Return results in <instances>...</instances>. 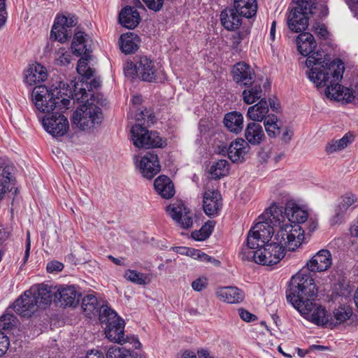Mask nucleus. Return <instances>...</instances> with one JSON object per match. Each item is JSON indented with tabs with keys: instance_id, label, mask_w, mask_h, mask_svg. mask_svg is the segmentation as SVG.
<instances>
[{
	"instance_id": "nucleus-25",
	"label": "nucleus",
	"mask_w": 358,
	"mask_h": 358,
	"mask_svg": "<svg viewBox=\"0 0 358 358\" xmlns=\"http://www.w3.org/2000/svg\"><path fill=\"white\" fill-rule=\"evenodd\" d=\"M216 296L220 300L229 303H239L245 298L243 290L237 287H223L217 289Z\"/></svg>"
},
{
	"instance_id": "nucleus-50",
	"label": "nucleus",
	"mask_w": 358,
	"mask_h": 358,
	"mask_svg": "<svg viewBox=\"0 0 358 358\" xmlns=\"http://www.w3.org/2000/svg\"><path fill=\"white\" fill-rule=\"evenodd\" d=\"M10 342L8 336L0 330V357L7 351Z\"/></svg>"
},
{
	"instance_id": "nucleus-53",
	"label": "nucleus",
	"mask_w": 358,
	"mask_h": 358,
	"mask_svg": "<svg viewBox=\"0 0 358 358\" xmlns=\"http://www.w3.org/2000/svg\"><path fill=\"white\" fill-rule=\"evenodd\" d=\"M206 280L202 278H197L192 283V287L194 290L200 292L206 287Z\"/></svg>"
},
{
	"instance_id": "nucleus-7",
	"label": "nucleus",
	"mask_w": 358,
	"mask_h": 358,
	"mask_svg": "<svg viewBox=\"0 0 358 358\" xmlns=\"http://www.w3.org/2000/svg\"><path fill=\"white\" fill-rule=\"evenodd\" d=\"M274 229L266 222H257L248 232L246 243L243 245L239 252L241 259L252 258V250L262 247L273 241ZM254 257V255L252 256Z\"/></svg>"
},
{
	"instance_id": "nucleus-18",
	"label": "nucleus",
	"mask_w": 358,
	"mask_h": 358,
	"mask_svg": "<svg viewBox=\"0 0 358 358\" xmlns=\"http://www.w3.org/2000/svg\"><path fill=\"white\" fill-rule=\"evenodd\" d=\"M234 81L240 86L250 85L255 80V73L251 66L241 62L234 65L231 70Z\"/></svg>"
},
{
	"instance_id": "nucleus-57",
	"label": "nucleus",
	"mask_w": 358,
	"mask_h": 358,
	"mask_svg": "<svg viewBox=\"0 0 358 358\" xmlns=\"http://www.w3.org/2000/svg\"><path fill=\"white\" fill-rule=\"evenodd\" d=\"M293 134L294 133L292 129H290L289 127H286L282 133V141L285 143H288L291 141L293 136Z\"/></svg>"
},
{
	"instance_id": "nucleus-14",
	"label": "nucleus",
	"mask_w": 358,
	"mask_h": 358,
	"mask_svg": "<svg viewBox=\"0 0 358 358\" xmlns=\"http://www.w3.org/2000/svg\"><path fill=\"white\" fill-rule=\"evenodd\" d=\"M77 18L72 15L69 17L62 15L58 16L51 30V37L63 43L72 36L71 28L77 24Z\"/></svg>"
},
{
	"instance_id": "nucleus-27",
	"label": "nucleus",
	"mask_w": 358,
	"mask_h": 358,
	"mask_svg": "<svg viewBox=\"0 0 358 358\" xmlns=\"http://www.w3.org/2000/svg\"><path fill=\"white\" fill-rule=\"evenodd\" d=\"M241 17L234 8H227L221 12L220 22L227 30L233 31L241 26Z\"/></svg>"
},
{
	"instance_id": "nucleus-64",
	"label": "nucleus",
	"mask_w": 358,
	"mask_h": 358,
	"mask_svg": "<svg viewBox=\"0 0 358 358\" xmlns=\"http://www.w3.org/2000/svg\"><path fill=\"white\" fill-rule=\"evenodd\" d=\"M182 358H197L194 352L185 351L182 356Z\"/></svg>"
},
{
	"instance_id": "nucleus-20",
	"label": "nucleus",
	"mask_w": 358,
	"mask_h": 358,
	"mask_svg": "<svg viewBox=\"0 0 358 358\" xmlns=\"http://www.w3.org/2000/svg\"><path fill=\"white\" fill-rule=\"evenodd\" d=\"M332 264L331 254L328 250L317 252L307 263V269L312 272H323Z\"/></svg>"
},
{
	"instance_id": "nucleus-26",
	"label": "nucleus",
	"mask_w": 358,
	"mask_h": 358,
	"mask_svg": "<svg viewBox=\"0 0 358 358\" xmlns=\"http://www.w3.org/2000/svg\"><path fill=\"white\" fill-rule=\"evenodd\" d=\"M249 150L250 145L245 140L237 138L232 141L228 148V157L234 163L242 162Z\"/></svg>"
},
{
	"instance_id": "nucleus-35",
	"label": "nucleus",
	"mask_w": 358,
	"mask_h": 358,
	"mask_svg": "<svg viewBox=\"0 0 358 358\" xmlns=\"http://www.w3.org/2000/svg\"><path fill=\"white\" fill-rule=\"evenodd\" d=\"M268 112V104L266 99H262L257 103L249 107L247 115L253 121L262 122L267 118L266 115Z\"/></svg>"
},
{
	"instance_id": "nucleus-58",
	"label": "nucleus",
	"mask_w": 358,
	"mask_h": 358,
	"mask_svg": "<svg viewBox=\"0 0 358 358\" xmlns=\"http://www.w3.org/2000/svg\"><path fill=\"white\" fill-rule=\"evenodd\" d=\"M245 34L243 33H236L232 36L233 45L237 47L243 39Z\"/></svg>"
},
{
	"instance_id": "nucleus-31",
	"label": "nucleus",
	"mask_w": 358,
	"mask_h": 358,
	"mask_svg": "<svg viewBox=\"0 0 358 358\" xmlns=\"http://www.w3.org/2000/svg\"><path fill=\"white\" fill-rule=\"evenodd\" d=\"M245 137L248 144L252 145H259L264 140L265 135L262 127L257 122H250L245 129Z\"/></svg>"
},
{
	"instance_id": "nucleus-9",
	"label": "nucleus",
	"mask_w": 358,
	"mask_h": 358,
	"mask_svg": "<svg viewBox=\"0 0 358 358\" xmlns=\"http://www.w3.org/2000/svg\"><path fill=\"white\" fill-rule=\"evenodd\" d=\"M295 6L287 16V25L293 32L304 31L308 25V15L315 13L316 5L314 0H293Z\"/></svg>"
},
{
	"instance_id": "nucleus-2",
	"label": "nucleus",
	"mask_w": 358,
	"mask_h": 358,
	"mask_svg": "<svg viewBox=\"0 0 358 358\" xmlns=\"http://www.w3.org/2000/svg\"><path fill=\"white\" fill-rule=\"evenodd\" d=\"M303 241V232L297 226L280 227L273 237V241L262 247L252 250L250 259L264 266H272L278 264L285 256V249L294 251L300 246Z\"/></svg>"
},
{
	"instance_id": "nucleus-13",
	"label": "nucleus",
	"mask_w": 358,
	"mask_h": 358,
	"mask_svg": "<svg viewBox=\"0 0 358 358\" xmlns=\"http://www.w3.org/2000/svg\"><path fill=\"white\" fill-rule=\"evenodd\" d=\"M42 124L44 129L53 136H63L69 127L67 117L57 112L43 117Z\"/></svg>"
},
{
	"instance_id": "nucleus-59",
	"label": "nucleus",
	"mask_w": 358,
	"mask_h": 358,
	"mask_svg": "<svg viewBox=\"0 0 358 358\" xmlns=\"http://www.w3.org/2000/svg\"><path fill=\"white\" fill-rule=\"evenodd\" d=\"M316 32L320 36L324 38H327L328 36V31L324 24L319 26L316 29Z\"/></svg>"
},
{
	"instance_id": "nucleus-62",
	"label": "nucleus",
	"mask_w": 358,
	"mask_h": 358,
	"mask_svg": "<svg viewBox=\"0 0 358 358\" xmlns=\"http://www.w3.org/2000/svg\"><path fill=\"white\" fill-rule=\"evenodd\" d=\"M350 233L352 236H358V217L357 221L351 226Z\"/></svg>"
},
{
	"instance_id": "nucleus-34",
	"label": "nucleus",
	"mask_w": 358,
	"mask_h": 358,
	"mask_svg": "<svg viewBox=\"0 0 358 358\" xmlns=\"http://www.w3.org/2000/svg\"><path fill=\"white\" fill-rule=\"evenodd\" d=\"M234 7L240 15L247 18L254 16L257 10L256 0H234Z\"/></svg>"
},
{
	"instance_id": "nucleus-43",
	"label": "nucleus",
	"mask_w": 358,
	"mask_h": 358,
	"mask_svg": "<svg viewBox=\"0 0 358 358\" xmlns=\"http://www.w3.org/2000/svg\"><path fill=\"white\" fill-rule=\"evenodd\" d=\"M106 358H134L130 350L125 348L112 347L106 353Z\"/></svg>"
},
{
	"instance_id": "nucleus-5",
	"label": "nucleus",
	"mask_w": 358,
	"mask_h": 358,
	"mask_svg": "<svg viewBox=\"0 0 358 358\" xmlns=\"http://www.w3.org/2000/svg\"><path fill=\"white\" fill-rule=\"evenodd\" d=\"M317 292L313 278L303 269L292 278L286 295L287 301L299 313H308L317 297Z\"/></svg>"
},
{
	"instance_id": "nucleus-32",
	"label": "nucleus",
	"mask_w": 358,
	"mask_h": 358,
	"mask_svg": "<svg viewBox=\"0 0 358 358\" xmlns=\"http://www.w3.org/2000/svg\"><path fill=\"white\" fill-rule=\"evenodd\" d=\"M155 189L164 199H170L175 194L174 185L166 176H160L154 182Z\"/></svg>"
},
{
	"instance_id": "nucleus-39",
	"label": "nucleus",
	"mask_w": 358,
	"mask_h": 358,
	"mask_svg": "<svg viewBox=\"0 0 358 358\" xmlns=\"http://www.w3.org/2000/svg\"><path fill=\"white\" fill-rule=\"evenodd\" d=\"M277 122V116L273 114L268 115L267 118L264 120L265 130L270 138H275L280 134V128Z\"/></svg>"
},
{
	"instance_id": "nucleus-55",
	"label": "nucleus",
	"mask_w": 358,
	"mask_h": 358,
	"mask_svg": "<svg viewBox=\"0 0 358 358\" xmlns=\"http://www.w3.org/2000/svg\"><path fill=\"white\" fill-rule=\"evenodd\" d=\"M325 150L328 154L341 150V148H338L337 142L336 140H332L327 143L325 148Z\"/></svg>"
},
{
	"instance_id": "nucleus-47",
	"label": "nucleus",
	"mask_w": 358,
	"mask_h": 358,
	"mask_svg": "<svg viewBox=\"0 0 358 358\" xmlns=\"http://www.w3.org/2000/svg\"><path fill=\"white\" fill-rule=\"evenodd\" d=\"M194 259H198L200 260L201 262H208L213 264L216 266H219L220 265V262L219 260L209 256L208 255L201 251L200 250H197L196 256L195 257Z\"/></svg>"
},
{
	"instance_id": "nucleus-51",
	"label": "nucleus",
	"mask_w": 358,
	"mask_h": 358,
	"mask_svg": "<svg viewBox=\"0 0 358 358\" xmlns=\"http://www.w3.org/2000/svg\"><path fill=\"white\" fill-rule=\"evenodd\" d=\"M238 313L241 318L245 322H252L257 319V316L244 308H239Z\"/></svg>"
},
{
	"instance_id": "nucleus-24",
	"label": "nucleus",
	"mask_w": 358,
	"mask_h": 358,
	"mask_svg": "<svg viewBox=\"0 0 358 358\" xmlns=\"http://www.w3.org/2000/svg\"><path fill=\"white\" fill-rule=\"evenodd\" d=\"M358 205V196L352 193L347 192L343 194L338 202L335 210V215L332 218V224H336L340 223L343 217L344 214L351 206L355 207Z\"/></svg>"
},
{
	"instance_id": "nucleus-3",
	"label": "nucleus",
	"mask_w": 358,
	"mask_h": 358,
	"mask_svg": "<svg viewBox=\"0 0 358 358\" xmlns=\"http://www.w3.org/2000/svg\"><path fill=\"white\" fill-rule=\"evenodd\" d=\"M82 308L85 315L91 318L92 315L99 313V320L102 324H105V334L110 341L121 345L130 343L138 349L141 343L135 336L124 337V321L121 319L117 313L107 305L100 306L97 298L93 294L85 296L82 300Z\"/></svg>"
},
{
	"instance_id": "nucleus-48",
	"label": "nucleus",
	"mask_w": 358,
	"mask_h": 358,
	"mask_svg": "<svg viewBox=\"0 0 358 358\" xmlns=\"http://www.w3.org/2000/svg\"><path fill=\"white\" fill-rule=\"evenodd\" d=\"M336 141L337 142L338 148L343 150L354 141V135L348 132L345 134L341 138Z\"/></svg>"
},
{
	"instance_id": "nucleus-41",
	"label": "nucleus",
	"mask_w": 358,
	"mask_h": 358,
	"mask_svg": "<svg viewBox=\"0 0 358 358\" xmlns=\"http://www.w3.org/2000/svg\"><path fill=\"white\" fill-rule=\"evenodd\" d=\"M351 315L352 311L350 308L341 306L336 308L333 312V316H331L334 322L331 326H335L337 324L346 321Z\"/></svg>"
},
{
	"instance_id": "nucleus-12",
	"label": "nucleus",
	"mask_w": 358,
	"mask_h": 358,
	"mask_svg": "<svg viewBox=\"0 0 358 358\" xmlns=\"http://www.w3.org/2000/svg\"><path fill=\"white\" fill-rule=\"evenodd\" d=\"M268 211H269L271 217H273V219H275L278 217V214H280L282 217H285L288 219L289 222H291L289 224H283L280 227L297 225L303 232V236H304V230L301 229L299 224L304 223L308 219V213L306 210H302L297 206H287L285 208L284 215H282L281 209L276 206H272L268 209Z\"/></svg>"
},
{
	"instance_id": "nucleus-46",
	"label": "nucleus",
	"mask_w": 358,
	"mask_h": 358,
	"mask_svg": "<svg viewBox=\"0 0 358 358\" xmlns=\"http://www.w3.org/2000/svg\"><path fill=\"white\" fill-rule=\"evenodd\" d=\"M16 317L12 314H5L0 317V330L10 329L15 325Z\"/></svg>"
},
{
	"instance_id": "nucleus-29",
	"label": "nucleus",
	"mask_w": 358,
	"mask_h": 358,
	"mask_svg": "<svg viewBox=\"0 0 358 358\" xmlns=\"http://www.w3.org/2000/svg\"><path fill=\"white\" fill-rule=\"evenodd\" d=\"M47 72L44 66L40 64L30 65L24 72V82L29 85H35L43 82L47 78Z\"/></svg>"
},
{
	"instance_id": "nucleus-36",
	"label": "nucleus",
	"mask_w": 358,
	"mask_h": 358,
	"mask_svg": "<svg viewBox=\"0 0 358 358\" xmlns=\"http://www.w3.org/2000/svg\"><path fill=\"white\" fill-rule=\"evenodd\" d=\"M224 124L229 131L238 134L243 127V116L236 111L228 113L224 116Z\"/></svg>"
},
{
	"instance_id": "nucleus-60",
	"label": "nucleus",
	"mask_w": 358,
	"mask_h": 358,
	"mask_svg": "<svg viewBox=\"0 0 358 358\" xmlns=\"http://www.w3.org/2000/svg\"><path fill=\"white\" fill-rule=\"evenodd\" d=\"M329 348L324 345H312L309 347L308 351H314V350H318V351H323V350H329Z\"/></svg>"
},
{
	"instance_id": "nucleus-1",
	"label": "nucleus",
	"mask_w": 358,
	"mask_h": 358,
	"mask_svg": "<svg viewBox=\"0 0 358 358\" xmlns=\"http://www.w3.org/2000/svg\"><path fill=\"white\" fill-rule=\"evenodd\" d=\"M325 60L320 53L306 59V65L309 71L308 78L317 87H326L325 95L331 99L345 100L350 103L355 96L349 88H344L339 84L344 72V64L341 59L333 60L329 66H324Z\"/></svg>"
},
{
	"instance_id": "nucleus-6",
	"label": "nucleus",
	"mask_w": 358,
	"mask_h": 358,
	"mask_svg": "<svg viewBox=\"0 0 358 358\" xmlns=\"http://www.w3.org/2000/svg\"><path fill=\"white\" fill-rule=\"evenodd\" d=\"M65 84L60 83L59 87L49 89L45 85L36 86L31 92V99L37 110L41 113L50 114L62 106L63 108H68L70 103V96L73 95L71 90L64 87Z\"/></svg>"
},
{
	"instance_id": "nucleus-37",
	"label": "nucleus",
	"mask_w": 358,
	"mask_h": 358,
	"mask_svg": "<svg viewBox=\"0 0 358 358\" xmlns=\"http://www.w3.org/2000/svg\"><path fill=\"white\" fill-rule=\"evenodd\" d=\"M139 42V37L134 33L122 34L120 38V49L127 55L134 53L138 49Z\"/></svg>"
},
{
	"instance_id": "nucleus-15",
	"label": "nucleus",
	"mask_w": 358,
	"mask_h": 358,
	"mask_svg": "<svg viewBox=\"0 0 358 358\" xmlns=\"http://www.w3.org/2000/svg\"><path fill=\"white\" fill-rule=\"evenodd\" d=\"M296 45L299 52L303 56H308V58L315 53H320L322 58L325 60L324 66H329L331 62L329 57L323 52L320 51L313 52L317 46V43L314 36L309 32H303L300 34L296 38Z\"/></svg>"
},
{
	"instance_id": "nucleus-19",
	"label": "nucleus",
	"mask_w": 358,
	"mask_h": 358,
	"mask_svg": "<svg viewBox=\"0 0 358 358\" xmlns=\"http://www.w3.org/2000/svg\"><path fill=\"white\" fill-rule=\"evenodd\" d=\"M308 313H300L305 318L318 326H331L334 322L330 315L327 314L326 309L322 306H317L315 303L311 305Z\"/></svg>"
},
{
	"instance_id": "nucleus-49",
	"label": "nucleus",
	"mask_w": 358,
	"mask_h": 358,
	"mask_svg": "<svg viewBox=\"0 0 358 358\" xmlns=\"http://www.w3.org/2000/svg\"><path fill=\"white\" fill-rule=\"evenodd\" d=\"M146 6L153 11H159L164 5V0H143Z\"/></svg>"
},
{
	"instance_id": "nucleus-22",
	"label": "nucleus",
	"mask_w": 358,
	"mask_h": 358,
	"mask_svg": "<svg viewBox=\"0 0 358 358\" xmlns=\"http://www.w3.org/2000/svg\"><path fill=\"white\" fill-rule=\"evenodd\" d=\"M80 294L74 285L60 286L55 294L62 306H76L80 301Z\"/></svg>"
},
{
	"instance_id": "nucleus-28",
	"label": "nucleus",
	"mask_w": 358,
	"mask_h": 358,
	"mask_svg": "<svg viewBox=\"0 0 358 358\" xmlns=\"http://www.w3.org/2000/svg\"><path fill=\"white\" fill-rule=\"evenodd\" d=\"M141 21L139 13L131 6H127L119 14V22L127 29H134Z\"/></svg>"
},
{
	"instance_id": "nucleus-61",
	"label": "nucleus",
	"mask_w": 358,
	"mask_h": 358,
	"mask_svg": "<svg viewBox=\"0 0 358 358\" xmlns=\"http://www.w3.org/2000/svg\"><path fill=\"white\" fill-rule=\"evenodd\" d=\"M29 252H30V242H29V235L28 234L27 243V245H26V250H25V253H24L23 264H25L27 262V261L29 258Z\"/></svg>"
},
{
	"instance_id": "nucleus-16",
	"label": "nucleus",
	"mask_w": 358,
	"mask_h": 358,
	"mask_svg": "<svg viewBox=\"0 0 358 358\" xmlns=\"http://www.w3.org/2000/svg\"><path fill=\"white\" fill-rule=\"evenodd\" d=\"M168 214L181 227L188 229L192 226L193 220L189 211L181 201L170 204L166 208Z\"/></svg>"
},
{
	"instance_id": "nucleus-33",
	"label": "nucleus",
	"mask_w": 358,
	"mask_h": 358,
	"mask_svg": "<svg viewBox=\"0 0 358 358\" xmlns=\"http://www.w3.org/2000/svg\"><path fill=\"white\" fill-rule=\"evenodd\" d=\"M32 296L36 298V303L38 307L46 306L51 303L52 293L50 288L43 284L31 287L29 290Z\"/></svg>"
},
{
	"instance_id": "nucleus-45",
	"label": "nucleus",
	"mask_w": 358,
	"mask_h": 358,
	"mask_svg": "<svg viewBox=\"0 0 358 358\" xmlns=\"http://www.w3.org/2000/svg\"><path fill=\"white\" fill-rule=\"evenodd\" d=\"M55 60L58 64L67 65L71 60V52L64 48H60L55 52Z\"/></svg>"
},
{
	"instance_id": "nucleus-17",
	"label": "nucleus",
	"mask_w": 358,
	"mask_h": 358,
	"mask_svg": "<svg viewBox=\"0 0 358 358\" xmlns=\"http://www.w3.org/2000/svg\"><path fill=\"white\" fill-rule=\"evenodd\" d=\"M36 301L31 292L27 290L15 301L13 308L17 315L29 317L37 310Z\"/></svg>"
},
{
	"instance_id": "nucleus-42",
	"label": "nucleus",
	"mask_w": 358,
	"mask_h": 358,
	"mask_svg": "<svg viewBox=\"0 0 358 358\" xmlns=\"http://www.w3.org/2000/svg\"><path fill=\"white\" fill-rule=\"evenodd\" d=\"M124 278L134 283L144 285L148 283V277L145 274L129 269L124 274Z\"/></svg>"
},
{
	"instance_id": "nucleus-10",
	"label": "nucleus",
	"mask_w": 358,
	"mask_h": 358,
	"mask_svg": "<svg viewBox=\"0 0 358 358\" xmlns=\"http://www.w3.org/2000/svg\"><path fill=\"white\" fill-rule=\"evenodd\" d=\"M87 36V35L83 31L76 32L71 43V49L77 56L83 54L85 55L78 60L76 69L79 74L88 79L93 76L94 71L88 66L92 50Z\"/></svg>"
},
{
	"instance_id": "nucleus-23",
	"label": "nucleus",
	"mask_w": 358,
	"mask_h": 358,
	"mask_svg": "<svg viewBox=\"0 0 358 358\" xmlns=\"http://www.w3.org/2000/svg\"><path fill=\"white\" fill-rule=\"evenodd\" d=\"M222 206V196L218 191L208 190L203 196V208L208 216H215Z\"/></svg>"
},
{
	"instance_id": "nucleus-11",
	"label": "nucleus",
	"mask_w": 358,
	"mask_h": 358,
	"mask_svg": "<svg viewBox=\"0 0 358 358\" xmlns=\"http://www.w3.org/2000/svg\"><path fill=\"white\" fill-rule=\"evenodd\" d=\"M131 141L139 148H164L166 140L162 138L156 131H149L146 127L135 124L131 127Z\"/></svg>"
},
{
	"instance_id": "nucleus-52",
	"label": "nucleus",
	"mask_w": 358,
	"mask_h": 358,
	"mask_svg": "<svg viewBox=\"0 0 358 358\" xmlns=\"http://www.w3.org/2000/svg\"><path fill=\"white\" fill-rule=\"evenodd\" d=\"M197 249L186 248V247H178L176 248V252L181 255H185L195 259L196 256Z\"/></svg>"
},
{
	"instance_id": "nucleus-63",
	"label": "nucleus",
	"mask_w": 358,
	"mask_h": 358,
	"mask_svg": "<svg viewBox=\"0 0 358 358\" xmlns=\"http://www.w3.org/2000/svg\"><path fill=\"white\" fill-rule=\"evenodd\" d=\"M197 354L199 358H213L212 357L210 356L209 352L206 350H199Z\"/></svg>"
},
{
	"instance_id": "nucleus-8",
	"label": "nucleus",
	"mask_w": 358,
	"mask_h": 358,
	"mask_svg": "<svg viewBox=\"0 0 358 358\" xmlns=\"http://www.w3.org/2000/svg\"><path fill=\"white\" fill-rule=\"evenodd\" d=\"M124 70L126 76L148 83L155 82L158 74L157 64L145 55H136L134 62H127Z\"/></svg>"
},
{
	"instance_id": "nucleus-44",
	"label": "nucleus",
	"mask_w": 358,
	"mask_h": 358,
	"mask_svg": "<svg viewBox=\"0 0 358 358\" xmlns=\"http://www.w3.org/2000/svg\"><path fill=\"white\" fill-rule=\"evenodd\" d=\"M154 117L155 116L145 108L136 115V124L149 127L150 124H153Z\"/></svg>"
},
{
	"instance_id": "nucleus-38",
	"label": "nucleus",
	"mask_w": 358,
	"mask_h": 358,
	"mask_svg": "<svg viewBox=\"0 0 358 358\" xmlns=\"http://www.w3.org/2000/svg\"><path fill=\"white\" fill-rule=\"evenodd\" d=\"M229 164L226 159H220L214 163L210 169V173L215 179H219L228 174Z\"/></svg>"
},
{
	"instance_id": "nucleus-4",
	"label": "nucleus",
	"mask_w": 358,
	"mask_h": 358,
	"mask_svg": "<svg viewBox=\"0 0 358 358\" xmlns=\"http://www.w3.org/2000/svg\"><path fill=\"white\" fill-rule=\"evenodd\" d=\"M75 85L74 94L72 99L84 103L80 106L73 113L71 118L73 124L83 131H90L99 127L103 121V115L101 108L97 104L103 105L106 100L99 95L95 96L90 94L88 98V92L84 87Z\"/></svg>"
},
{
	"instance_id": "nucleus-21",
	"label": "nucleus",
	"mask_w": 358,
	"mask_h": 358,
	"mask_svg": "<svg viewBox=\"0 0 358 358\" xmlns=\"http://www.w3.org/2000/svg\"><path fill=\"white\" fill-rule=\"evenodd\" d=\"M160 164L157 154L154 152H147L141 159L139 169L143 177L152 178L160 171Z\"/></svg>"
},
{
	"instance_id": "nucleus-40",
	"label": "nucleus",
	"mask_w": 358,
	"mask_h": 358,
	"mask_svg": "<svg viewBox=\"0 0 358 358\" xmlns=\"http://www.w3.org/2000/svg\"><path fill=\"white\" fill-rule=\"evenodd\" d=\"M213 224L209 222L206 223L199 230H195L192 232V237L196 241H204L208 238L212 234Z\"/></svg>"
},
{
	"instance_id": "nucleus-54",
	"label": "nucleus",
	"mask_w": 358,
	"mask_h": 358,
	"mask_svg": "<svg viewBox=\"0 0 358 358\" xmlns=\"http://www.w3.org/2000/svg\"><path fill=\"white\" fill-rule=\"evenodd\" d=\"M64 268L63 264L57 261H52L47 264V271L49 273L61 271Z\"/></svg>"
},
{
	"instance_id": "nucleus-56",
	"label": "nucleus",
	"mask_w": 358,
	"mask_h": 358,
	"mask_svg": "<svg viewBox=\"0 0 358 358\" xmlns=\"http://www.w3.org/2000/svg\"><path fill=\"white\" fill-rule=\"evenodd\" d=\"M87 87L89 85L90 89L88 90L89 92H91L93 89H96L101 86V80L99 78H95L90 80L89 83L85 84ZM88 96H90V93H88ZM91 94H92L91 93Z\"/></svg>"
},
{
	"instance_id": "nucleus-30",
	"label": "nucleus",
	"mask_w": 358,
	"mask_h": 358,
	"mask_svg": "<svg viewBox=\"0 0 358 358\" xmlns=\"http://www.w3.org/2000/svg\"><path fill=\"white\" fill-rule=\"evenodd\" d=\"M245 89L242 92L243 101L247 104H252L257 100L266 99L263 93L261 83L255 80L248 85H244Z\"/></svg>"
}]
</instances>
